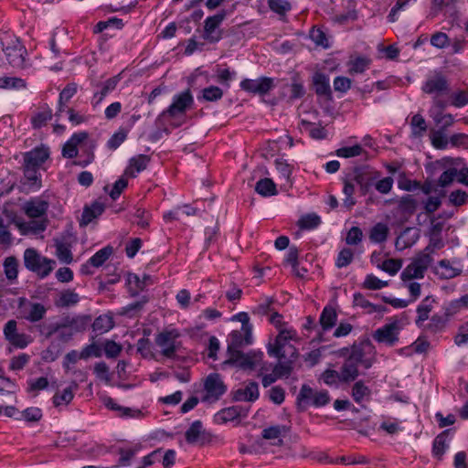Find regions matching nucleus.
<instances>
[{
    "label": "nucleus",
    "mask_w": 468,
    "mask_h": 468,
    "mask_svg": "<svg viewBox=\"0 0 468 468\" xmlns=\"http://www.w3.org/2000/svg\"><path fill=\"white\" fill-rule=\"evenodd\" d=\"M91 322L89 314H60V341H69L73 335L86 330Z\"/></svg>",
    "instance_id": "nucleus-1"
},
{
    "label": "nucleus",
    "mask_w": 468,
    "mask_h": 468,
    "mask_svg": "<svg viewBox=\"0 0 468 468\" xmlns=\"http://www.w3.org/2000/svg\"><path fill=\"white\" fill-rule=\"evenodd\" d=\"M23 260L25 267L40 279L48 276L56 266L55 261L42 256L33 248H28L24 251Z\"/></svg>",
    "instance_id": "nucleus-2"
},
{
    "label": "nucleus",
    "mask_w": 468,
    "mask_h": 468,
    "mask_svg": "<svg viewBox=\"0 0 468 468\" xmlns=\"http://www.w3.org/2000/svg\"><path fill=\"white\" fill-rule=\"evenodd\" d=\"M330 402V396L327 390L314 392L308 385L303 384L296 398V404L300 410H304L308 406L320 408Z\"/></svg>",
    "instance_id": "nucleus-3"
},
{
    "label": "nucleus",
    "mask_w": 468,
    "mask_h": 468,
    "mask_svg": "<svg viewBox=\"0 0 468 468\" xmlns=\"http://www.w3.org/2000/svg\"><path fill=\"white\" fill-rule=\"evenodd\" d=\"M2 49L5 58L13 68H24L27 49L15 37H8L1 40Z\"/></svg>",
    "instance_id": "nucleus-4"
},
{
    "label": "nucleus",
    "mask_w": 468,
    "mask_h": 468,
    "mask_svg": "<svg viewBox=\"0 0 468 468\" xmlns=\"http://www.w3.org/2000/svg\"><path fill=\"white\" fill-rule=\"evenodd\" d=\"M180 333L176 328H165L159 332L154 338L155 345L160 347L161 354L167 358H174L179 343Z\"/></svg>",
    "instance_id": "nucleus-5"
},
{
    "label": "nucleus",
    "mask_w": 468,
    "mask_h": 468,
    "mask_svg": "<svg viewBox=\"0 0 468 468\" xmlns=\"http://www.w3.org/2000/svg\"><path fill=\"white\" fill-rule=\"evenodd\" d=\"M360 359L361 347L354 346L340 368L342 383H349L356 379L359 376L358 366Z\"/></svg>",
    "instance_id": "nucleus-6"
},
{
    "label": "nucleus",
    "mask_w": 468,
    "mask_h": 468,
    "mask_svg": "<svg viewBox=\"0 0 468 468\" xmlns=\"http://www.w3.org/2000/svg\"><path fill=\"white\" fill-rule=\"evenodd\" d=\"M239 87L242 90L259 96L267 95L275 88L274 79L270 77H260L258 79H244L240 81Z\"/></svg>",
    "instance_id": "nucleus-7"
},
{
    "label": "nucleus",
    "mask_w": 468,
    "mask_h": 468,
    "mask_svg": "<svg viewBox=\"0 0 468 468\" xmlns=\"http://www.w3.org/2000/svg\"><path fill=\"white\" fill-rule=\"evenodd\" d=\"M194 103V98L189 89L174 95L172 103L162 112V116L176 117L185 114Z\"/></svg>",
    "instance_id": "nucleus-8"
},
{
    "label": "nucleus",
    "mask_w": 468,
    "mask_h": 468,
    "mask_svg": "<svg viewBox=\"0 0 468 468\" xmlns=\"http://www.w3.org/2000/svg\"><path fill=\"white\" fill-rule=\"evenodd\" d=\"M263 356L261 351L252 350L248 353L235 351L233 355L229 356L226 363L236 365L244 370H252L262 361Z\"/></svg>",
    "instance_id": "nucleus-9"
},
{
    "label": "nucleus",
    "mask_w": 468,
    "mask_h": 468,
    "mask_svg": "<svg viewBox=\"0 0 468 468\" xmlns=\"http://www.w3.org/2000/svg\"><path fill=\"white\" fill-rule=\"evenodd\" d=\"M401 329L400 321L392 319L391 322L378 328L373 334V338L378 343H384L389 346H393L399 341V334Z\"/></svg>",
    "instance_id": "nucleus-10"
},
{
    "label": "nucleus",
    "mask_w": 468,
    "mask_h": 468,
    "mask_svg": "<svg viewBox=\"0 0 468 468\" xmlns=\"http://www.w3.org/2000/svg\"><path fill=\"white\" fill-rule=\"evenodd\" d=\"M204 388L206 391L205 400L216 401L227 392V386L218 373H211L207 377Z\"/></svg>",
    "instance_id": "nucleus-11"
},
{
    "label": "nucleus",
    "mask_w": 468,
    "mask_h": 468,
    "mask_svg": "<svg viewBox=\"0 0 468 468\" xmlns=\"http://www.w3.org/2000/svg\"><path fill=\"white\" fill-rule=\"evenodd\" d=\"M224 18V12L218 13L206 18L204 22V33L202 36L205 40H207L210 43H217L221 39V32L218 30V28Z\"/></svg>",
    "instance_id": "nucleus-12"
},
{
    "label": "nucleus",
    "mask_w": 468,
    "mask_h": 468,
    "mask_svg": "<svg viewBox=\"0 0 468 468\" xmlns=\"http://www.w3.org/2000/svg\"><path fill=\"white\" fill-rule=\"evenodd\" d=\"M228 354L229 356L235 351H240V348L252 343V331L250 329L233 330L228 336Z\"/></svg>",
    "instance_id": "nucleus-13"
},
{
    "label": "nucleus",
    "mask_w": 468,
    "mask_h": 468,
    "mask_svg": "<svg viewBox=\"0 0 468 468\" xmlns=\"http://www.w3.org/2000/svg\"><path fill=\"white\" fill-rule=\"evenodd\" d=\"M120 80H121L120 75H116V76H113V77L106 80L103 82L92 83V86L94 88L98 89V90H96L93 93V97H92V101H91L92 105L95 107V106L101 104V101L104 100V98L109 93H111L112 91H113L116 89Z\"/></svg>",
    "instance_id": "nucleus-14"
},
{
    "label": "nucleus",
    "mask_w": 468,
    "mask_h": 468,
    "mask_svg": "<svg viewBox=\"0 0 468 468\" xmlns=\"http://www.w3.org/2000/svg\"><path fill=\"white\" fill-rule=\"evenodd\" d=\"M248 411L247 409L238 405L228 407L217 412L214 416V420L218 424H225L239 418L247 417Z\"/></svg>",
    "instance_id": "nucleus-15"
},
{
    "label": "nucleus",
    "mask_w": 468,
    "mask_h": 468,
    "mask_svg": "<svg viewBox=\"0 0 468 468\" xmlns=\"http://www.w3.org/2000/svg\"><path fill=\"white\" fill-rule=\"evenodd\" d=\"M49 157V149L45 146L36 147L24 155V165L39 169Z\"/></svg>",
    "instance_id": "nucleus-16"
},
{
    "label": "nucleus",
    "mask_w": 468,
    "mask_h": 468,
    "mask_svg": "<svg viewBox=\"0 0 468 468\" xmlns=\"http://www.w3.org/2000/svg\"><path fill=\"white\" fill-rule=\"evenodd\" d=\"M455 263L459 264V261H453L452 263L449 260H441L438 261L437 266L434 269V272L441 279H452L461 275L463 270L460 266H454Z\"/></svg>",
    "instance_id": "nucleus-17"
},
{
    "label": "nucleus",
    "mask_w": 468,
    "mask_h": 468,
    "mask_svg": "<svg viewBox=\"0 0 468 468\" xmlns=\"http://www.w3.org/2000/svg\"><path fill=\"white\" fill-rule=\"evenodd\" d=\"M48 203L40 198H33L24 205L26 215L30 218H40L46 215Z\"/></svg>",
    "instance_id": "nucleus-18"
},
{
    "label": "nucleus",
    "mask_w": 468,
    "mask_h": 468,
    "mask_svg": "<svg viewBox=\"0 0 468 468\" xmlns=\"http://www.w3.org/2000/svg\"><path fill=\"white\" fill-rule=\"evenodd\" d=\"M313 84L316 95L324 97L326 100H332L330 80L326 74L322 72H315L313 76Z\"/></svg>",
    "instance_id": "nucleus-19"
},
{
    "label": "nucleus",
    "mask_w": 468,
    "mask_h": 468,
    "mask_svg": "<svg viewBox=\"0 0 468 468\" xmlns=\"http://www.w3.org/2000/svg\"><path fill=\"white\" fill-rule=\"evenodd\" d=\"M87 132H80L72 134L62 147V155L67 158H73L78 154V145L88 139Z\"/></svg>",
    "instance_id": "nucleus-20"
},
{
    "label": "nucleus",
    "mask_w": 468,
    "mask_h": 468,
    "mask_svg": "<svg viewBox=\"0 0 468 468\" xmlns=\"http://www.w3.org/2000/svg\"><path fill=\"white\" fill-rule=\"evenodd\" d=\"M420 238V230L416 228H406L397 238L395 246L402 250L414 245Z\"/></svg>",
    "instance_id": "nucleus-21"
},
{
    "label": "nucleus",
    "mask_w": 468,
    "mask_h": 468,
    "mask_svg": "<svg viewBox=\"0 0 468 468\" xmlns=\"http://www.w3.org/2000/svg\"><path fill=\"white\" fill-rule=\"evenodd\" d=\"M259 385L255 381L249 382L244 388L238 389L233 396L236 401H255L259 399Z\"/></svg>",
    "instance_id": "nucleus-22"
},
{
    "label": "nucleus",
    "mask_w": 468,
    "mask_h": 468,
    "mask_svg": "<svg viewBox=\"0 0 468 468\" xmlns=\"http://www.w3.org/2000/svg\"><path fill=\"white\" fill-rule=\"evenodd\" d=\"M150 162V157L145 154H138L129 160V165L125 169V175L130 177H136L137 174L145 170Z\"/></svg>",
    "instance_id": "nucleus-23"
},
{
    "label": "nucleus",
    "mask_w": 468,
    "mask_h": 468,
    "mask_svg": "<svg viewBox=\"0 0 468 468\" xmlns=\"http://www.w3.org/2000/svg\"><path fill=\"white\" fill-rule=\"evenodd\" d=\"M53 113L48 105H42L31 116V124L34 129H40L46 126L47 123L52 119Z\"/></svg>",
    "instance_id": "nucleus-24"
},
{
    "label": "nucleus",
    "mask_w": 468,
    "mask_h": 468,
    "mask_svg": "<svg viewBox=\"0 0 468 468\" xmlns=\"http://www.w3.org/2000/svg\"><path fill=\"white\" fill-rule=\"evenodd\" d=\"M353 303L354 306L360 307L367 314H374V313H384L387 311V307L380 304H375L370 303L362 293L356 292L353 295Z\"/></svg>",
    "instance_id": "nucleus-25"
},
{
    "label": "nucleus",
    "mask_w": 468,
    "mask_h": 468,
    "mask_svg": "<svg viewBox=\"0 0 468 468\" xmlns=\"http://www.w3.org/2000/svg\"><path fill=\"white\" fill-rule=\"evenodd\" d=\"M24 167V178L23 185L27 186V190L35 191L40 188L41 180L38 176V169L35 167H29L23 165Z\"/></svg>",
    "instance_id": "nucleus-26"
},
{
    "label": "nucleus",
    "mask_w": 468,
    "mask_h": 468,
    "mask_svg": "<svg viewBox=\"0 0 468 468\" xmlns=\"http://www.w3.org/2000/svg\"><path fill=\"white\" fill-rule=\"evenodd\" d=\"M150 278V275L147 274H144L141 279L137 274L129 273L127 275L126 282L130 294L133 297L137 296L139 292L145 288L147 281H149Z\"/></svg>",
    "instance_id": "nucleus-27"
},
{
    "label": "nucleus",
    "mask_w": 468,
    "mask_h": 468,
    "mask_svg": "<svg viewBox=\"0 0 468 468\" xmlns=\"http://www.w3.org/2000/svg\"><path fill=\"white\" fill-rule=\"evenodd\" d=\"M105 209L104 204L95 201L90 207H85L81 215L80 225L87 226L100 217Z\"/></svg>",
    "instance_id": "nucleus-28"
},
{
    "label": "nucleus",
    "mask_w": 468,
    "mask_h": 468,
    "mask_svg": "<svg viewBox=\"0 0 468 468\" xmlns=\"http://www.w3.org/2000/svg\"><path fill=\"white\" fill-rule=\"evenodd\" d=\"M435 300L431 296L425 297L417 307L418 317L415 324L418 327L422 328L424 322L429 319V314L433 308Z\"/></svg>",
    "instance_id": "nucleus-29"
},
{
    "label": "nucleus",
    "mask_w": 468,
    "mask_h": 468,
    "mask_svg": "<svg viewBox=\"0 0 468 468\" xmlns=\"http://www.w3.org/2000/svg\"><path fill=\"white\" fill-rule=\"evenodd\" d=\"M449 85L445 77L438 75L435 78L427 80L421 89L425 93L431 94L434 92L446 91Z\"/></svg>",
    "instance_id": "nucleus-30"
},
{
    "label": "nucleus",
    "mask_w": 468,
    "mask_h": 468,
    "mask_svg": "<svg viewBox=\"0 0 468 468\" xmlns=\"http://www.w3.org/2000/svg\"><path fill=\"white\" fill-rule=\"evenodd\" d=\"M224 91L218 86H208L200 90L197 96L199 102H217L223 98Z\"/></svg>",
    "instance_id": "nucleus-31"
},
{
    "label": "nucleus",
    "mask_w": 468,
    "mask_h": 468,
    "mask_svg": "<svg viewBox=\"0 0 468 468\" xmlns=\"http://www.w3.org/2000/svg\"><path fill=\"white\" fill-rule=\"evenodd\" d=\"M114 326L113 316L111 314H103L99 315L93 321L92 331L97 335H102L109 332Z\"/></svg>",
    "instance_id": "nucleus-32"
},
{
    "label": "nucleus",
    "mask_w": 468,
    "mask_h": 468,
    "mask_svg": "<svg viewBox=\"0 0 468 468\" xmlns=\"http://www.w3.org/2000/svg\"><path fill=\"white\" fill-rule=\"evenodd\" d=\"M337 321V314L334 307L326 305L324 307L320 318L319 324L323 331H328L332 329Z\"/></svg>",
    "instance_id": "nucleus-33"
},
{
    "label": "nucleus",
    "mask_w": 468,
    "mask_h": 468,
    "mask_svg": "<svg viewBox=\"0 0 468 468\" xmlns=\"http://www.w3.org/2000/svg\"><path fill=\"white\" fill-rule=\"evenodd\" d=\"M47 228V220L41 219H31L28 222H23L19 224V229L23 235H37L43 232Z\"/></svg>",
    "instance_id": "nucleus-34"
},
{
    "label": "nucleus",
    "mask_w": 468,
    "mask_h": 468,
    "mask_svg": "<svg viewBox=\"0 0 468 468\" xmlns=\"http://www.w3.org/2000/svg\"><path fill=\"white\" fill-rule=\"evenodd\" d=\"M351 396L356 403L361 404L364 400H369L371 389L363 380H357L352 387Z\"/></svg>",
    "instance_id": "nucleus-35"
},
{
    "label": "nucleus",
    "mask_w": 468,
    "mask_h": 468,
    "mask_svg": "<svg viewBox=\"0 0 468 468\" xmlns=\"http://www.w3.org/2000/svg\"><path fill=\"white\" fill-rule=\"evenodd\" d=\"M448 322V314H433L430 322L423 326V330L431 334H438L444 330Z\"/></svg>",
    "instance_id": "nucleus-36"
},
{
    "label": "nucleus",
    "mask_w": 468,
    "mask_h": 468,
    "mask_svg": "<svg viewBox=\"0 0 468 468\" xmlns=\"http://www.w3.org/2000/svg\"><path fill=\"white\" fill-rule=\"evenodd\" d=\"M448 448L449 444L447 442V431H444L437 435L433 440L432 455L436 459L441 460Z\"/></svg>",
    "instance_id": "nucleus-37"
},
{
    "label": "nucleus",
    "mask_w": 468,
    "mask_h": 468,
    "mask_svg": "<svg viewBox=\"0 0 468 468\" xmlns=\"http://www.w3.org/2000/svg\"><path fill=\"white\" fill-rule=\"evenodd\" d=\"M255 191L264 197L278 194L276 185L271 178L260 179L255 185Z\"/></svg>",
    "instance_id": "nucleus-38"
},
{
    "label": "nucleus",
    "mask_w": 468,
    "mask_h": 468,
    "mask_svg": "<svg viewBox=\"0 0 468 468\" xmlns=\"http://www.w3.org/2000/svg\"><path fill=\"white\" fill-rule=\"evenodd\" d=\"M205 433L203 424L200 420H195L190 427L186 431V441L190 444L197 443L200 441L201 435Z\"/></svg>",
    "instance_id": "nucleus-39"
},
{
    "label": "nucleus",
    "mask_w": 468,
    "mask_h": 468,
    "mask_svg": "<svg viewBox=\"0 0 468 468\" xmlns=\"http://www.w3.org/2000/svg\"><path fill=\"white\" fill-rule=\"evenodd\" d=\"M389 229L384 223H377L369 232V239L373 243H383L387 240Z\"/></svg>",
    "instance_id": "nucleus-40"
},
{
    "label": "nucleus",
    "mask_w": 468,
    "mask_h": 468,
    "mask_svg": "<svg viewBox=\"0 0 468 468\" xmlns=\"http://www.w3.org/2000/svg\"><path fill=\"white\" fill-rule=\"evenodd\" d=\"M411 135L415 138L422 137L427 131V123L422 115L417 113L410 121Z\"/></svg>",
    "instance_id": "nucleus-41"
},
{
    "label": "nucleus",
    "mask_w": 468,
    "mask_h": 468,
    "mask_svg": "<svg viewBox=\"0 0 468 468\" xmlns=\"http://www.w3.org/2000/svg\"><path fill=\"white\" fill-rule=\"evenodd\" d=\"M425 271L411 261L401 272L400 278L403 282L424 277Z\"/></svg>",
    "instance_id": "nucleus-42"
},
{
    "label": "nucleus",
    "mask_w": 468,
    "mask_h": 468,
    "mask_svg": "<svg viewBox=\"0 0 468 468\" xmlns=\"http://www.w3.org/2000/svg\"><path fill=\"white\" fill-rule=\"evenodd\" d=\"M4 271L6 279L10 282L16 280L18 275V261L14 256H9L4 261Z\"/></svg>",
    "instance_id": "nucleus-43"
},
{
    "label": "nucleus",
    "mask_w": 468,
    "mask_h": 468,
    "mask_svg": "<svg viewBox=\"0 0 468 468\" xmlns=\"http://www.w3.org/2000/svg\"><path fill=\"white\" fill-rule=\"evenodd\" d=\"M301 125L306 132L309 133V135L313 139L322 140L327 136L326 130L321 125H316L315 123L305 120H302Z\"/></svg>",
    "instance_id": "nucleus-44"
},
{
    "label": "nucleus",
    "mask_w": 468,
    "mask_h": 468,
    "mask_svg": "<svg viewBox=\"0 0 468 468\" xmlns=\"http://www.w3.org/2000/svg\"><path fill=\"white\" fill-rule=\"evenodd\" d=\"M104 404L108 409L119 411L120 415L122 417H138L141 415V410H133L131 408L120 406L112 398H107L104 400Z\"/></svg>",
    "instance_id": "nucleus-45"
},
{
    "label": "nucleus",
    "mask_w": 468,
    "mask_h": 468,
    "mask_svg": "<svg viewBox=\"0 0 468 468\" xmlns=\"http://www.w3.org/2000/svg\"><path fill=\"white\" fill-rule=\"evenodd\" d=\"M0 89L22 90L27 89V82L24 79L17 77H0Z\"/></svg>",
    "instance_id": "nucleus-46"
},
{
    "label": "nucleus",
    "mask_w": 468,
    "mask_h": 468,
    "mask_svg": "<svg viewBox=\"0 0 468 468\" xmlns=\"http://www.w3.org/2000/svg\"><path fill=\"white\" fill-rule=\"evenodd\" d=\"M112 252L113 248L112 246H105L99 250L93 256L89 259L90 263H91L93 267L99 268L103 265V263L110 258Z\"/></svg>",
    "instance_id": "nucleus-47"
},
{
    "label": "nucleus",
    "mask_w": 468,
    "mask_h": 468,
    "mask_svg": "<svg viewBox=\"0 0 468 468\" xmlns=\"http://www.w3.org/2000/svg\"><path fill=\"white\" fill-rule=\"evenodd\" d=\"M289 431L290 428L285 425H275L263 429L261 436L265 440H274L285 435Z\"/></svg>",
    "instance_id": "nucleus-48"
},
{
    "label": "nucleus",
    "mask_w": 468,
    "mask_h": 468,
    "mask_svg": "<svg viewBox=\"0 0 468 468\" xmlns=\"http://www.w3.org/2000/svg\"><path fill=\"white\" fill-rule=\"evenodd\" d=\"M287 340L281 338L279 340V335L276 336L274 344H269L268 346V355L272 357H277L279 359L285 358V351L284 347L287 344Z\"/></svg>",
    "instance_id": "nucleus-49"
},
{
    "label": "nucleus",
    "mask_w": 468,
    "mask_h": 468,
    "mask_svg": "<svg viewBox=\"0 0 468 468\" xmlns=\"http://www.w3.org/2000/svg\"><path fill=\"white\" fill-rule=\"evenodd\" d=\"M370 64V60L366 57H356L348 63V72L351 75L363 73Z\"/></svg>",
    "instance_id": "nucleus-50"
},
{
    "label": "nucleus",
    "mask_w": 468,
    "mask_h": 468,
    "mask_svg": "<svg viewBox=\"0 0 468 468\" xmlns=\"http://www.w3.org/2000/svg\"><path fill=\"white\" fill-rule=\"evenodd\" d=\"M29 306H30V310L28 312V314L27 315H25V319H27V321H29L31 323H36V322L40 321L44 317V315L47 312L45 306L39 303H30Z\"/></svg>",
    "instance_id": "nucleus-51"
},
{
    "label": "nucleus",
    "mask_w": 468,
    "mask_h": 468,
    "mask_svg": "<svg viewBox=\"0 0 468 468\" xmlns=\"http://www.w3.org/2000/svg\"><path fill=\"white\" fill-rule=\"evenodd\" d=\"M236 77L237 72L235 70H230L229 69L218 68L216 70L217 81L227 89L230 87V82L234 80Z\"/></svg>",
    "instance_id": "nucleus-52"
},
{
    "label": "nucleus",
    "mask_w": 468,
    "mask_h": 468,
    "mask_svg": "<svg viewBox=\"0 0 468 468\" xmlns=\"http://www.w3.org/2000/svg\"><path fill=\"white\" fill-rule=\"evenodd\" d=\"M80 302L79 294L71 289L60 290V307H70Z\"/></svg>",
    "instance_id": "nucleus-53"
},
{
    "label": "nucleus",
    "mask_w": 468,
    "mask_h": 468,
    "mask_svg": "<svg viewBox=\"0 0 468 468\" xmlns=\"http://www.w3.org/2000/svg\"><path fill=\"white\" fill-rule=\"evenodd\" d=\"M321 224V218L313 213L303 216L299 221L298 225L302 229H314Z\"/></svg>",
    "instance_id": "nucleus-54"
},
{
    "label": "nucleus",
    "mask_w": 468,
    "mask_h": 468,
    "mask_svg": "<svg viewBox=\"0 0 468 468\" xmlns=\"http://www.w3.org/2000/svg\"><path fill=\"white\" fill-rule=\"evenodd\" d=\"M129 129L121 127L114 133L107 142V147L111 150H116L127 138Z\"/></svg>",
    "instance_id": "nucleus-55"
},
{
    "label": "nucleus",
    "mask_w": 468,
    "mask_h": 468,
    "mask_svg": "<svg viewBox=\"0 0 468 468\" xmlns=\"http://www.w3.org/2000/svg\"><path fill=\"white\" fill-rule=\"evenodd\" d=\"M417 200L411 195H406L401 197L399 203V208L401 212L412 215L417 208Z\"/></svg>",
    "instance_id": "nucleus-56"
},
{
    "label": "nucleus",
    "mask_w": 468,
    "mask_h": 468,
    "mask_svg": "<svg viewBox=\"0 0 468 468\" xmlns=\"http://www.w3.org/2000/svg\"><path fill=\"white\" fill-rule=\"evenodd\" d=\"M321 379L324 384L330 387H338L339 383L342 382V377L340 371L334 369H326L321 376Z\"/></svg>",
    "instance_id": "nucleus-57"
},
{
    "label": "nucleus",
    "mask_w": 468,
    "mask_h": 468,
    "mask_svg": "<svg viewBox=\"0 0 468 468\" xmlns=\"http://www.w3.org/2000/svg\"><path fill=\"white\" fill-rule=\"evenodd\" d=\"M346 12L338 16L339 22H346L348 20L355 21L357 19L356 2L355 0H346L345 4Z\"/></svg>",
    "instance_id": "nucleus-58"
},
{
    "label": "nucleus",
    "mask_w": 468,
    "mask_h": 468,
    "mask_svg": "<svg viewBox=\"0 0 468 468\" xmlns=\"http://www.w3.org/2000/svg\"><path fill=\"white\" fill-rule=\"evenodd\" d=\"M354 259V252L349 248H343L335 260V266L338 269L348 266Z\"/></svg>",
    "instance_id": "nucleus-59"
},
{
    "label": "nucleus",
    "mask_w": 468,
    "mask_h": 468,
    "mask_svg": "<svg viewBox=\"0 0 468 468\" xmlns=\"http://www.w3.org/2000/svg\"><path fill=\"white\" fill-rule=\"evenodd\" d=\"M272 371L278 378H288L292 371V365L291 361H282L279 359Z\"/></svg>",
    "instance_id": "nucleus-60"
},
{
    "label": "nucleus",
    "mask_w": 468,
    "mask_h": 468,
    "mask_svg": "<svg viewBox=\"0 0 468 468\" xmlns=\"http://www.w3.org/2000/svg\"><path fill=\"white\" fill-rule=\"evenodd\" d=\"M140 446H136L133 448L123 449L121 448L119 450L120 458L118 463L120 466H128L131 463V460L136 454V452L140 450Z\"/></svg>",
    "instance_id": "nucleus-61"
},
{
    "label": "nucleus",
    "mask_w": 468,
    "mask_h": 468,
    "mask_svg": "<svg viewBox=\"0 0 468 468\" xmlns=\"http://www.w3.org/2000/svg\"><path fill=\"white\" fill-rule=\"evenodd\" d=\"M48 387V380L45 377H40L38 378L35 379H28L27 380V392L32 393L34 392L35 395L45 388Z\"/></svg>",
    "instance_id": "nucleus-62"
},
{
    "label": "nucleus",
    "mask_w": 468,
    "mask_h": 468,
    "mask_svg": "<svg viewBox=\"0 0 468 468\" xmlns=\"http://www.w3.org/2000/svg\"><path fill=\"white\" fill-rule=\"evenodd\" d=\"M102 356V348L97 343H91L83 347L80 352L82 359H88L90 357H101Z\"/></svg>",
    "instance_id": "nucleus-63"
},
{
    "label": "nucleus",
    "mask_w": 468,
    "mask_h": 468,
    "mask_svg": "<svg viewBox=\"0 0 468 468\" xmlns=\"http://www.w3.org/2000/svg\"><path fill=\"white\" fill-rule=\"evenodd\" d=\"M388 285V282L378 279L374 274H367L363 282V287L368 290H379Z\"/></svg>",
    "instance_id": "nucleus-64"
}]
</instances>
